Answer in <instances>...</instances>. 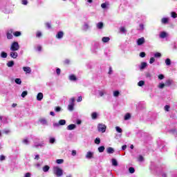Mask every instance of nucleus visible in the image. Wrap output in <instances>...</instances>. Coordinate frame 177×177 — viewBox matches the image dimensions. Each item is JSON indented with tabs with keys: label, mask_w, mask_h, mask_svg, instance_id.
<instances>
[{
	"label": "nucleus",
	"mask_w": 177,
	"mask_h": 177,
	"mask_svg": "<svg viewBox=\"0 0 177 177\" xmlns=\"http://www.w3.org/2000/svg\"><path fill=\"white\" fill-rule=\"evenodd\" d=\"M19 49H20V46L19 45V42H17V41H13V42L11 44L10 50L12 52H16V51L19 50Z\"/></svg>",
	"instance_id": "1"
},
{
	"label": "nucleus",
	"mask_w": 177,
	"mask_h": 177,
	"mask_svg": "<svg viewBox=\"0 0 177 177\" xmlns=\"http://www.w3.org/2000/svg\"><path fill=\"white\" fill-rule=\"evenodd\" d=\"M1 57H2L3 59H6L8 57V53H5V52H1Z\"/></svg>",
	"instance_id": "24"
},
{
	"label": "nucleus",
	"mask_w": 177,
	"mask_h": 177,
	"mask_svg": "<svg viewBox=\"0 0 177 177\" xmlns=\"http://www.w3.org/2000/svg\"><path fill=\"white\" fill-rule=\"evenodd\" d=\"M13 35L14 37H20V35H21V32L20 31L13 32Z\"/></svg>",
	"instance_id": "25"
},
{
	"label": "nucleus",
	"mask_w": 177,
	"mask_h": 177,
	"mask_svg": "<svg viewBox=\"0 0 177 177\" xmlns=\"http://www.w3.org/2000/svg\"><path fill=\"white\" fill-rule=\"evenodd\" d=\"M55 140H56L55 139V138H50V143L53 144L55 143Z\"/></svg>",
	"instance_id": "51"
},
{
	"label": "nucleus",
	"mask_w": 177,
	"mask_h": 177,
	"mask_svg": "<svg viewBox=\"0 0 177 177\" xmlns=\"http://www.w3.org/2000/svg\"><path fill=\"white\" fill-rule=\"evenodd\" d=\"M10 56L12 58V59H17V57L19 56V54L17 53V52L16 51H11L10 53Z\"/></svg>",
	"instance_id": "7"
},
{
	"label": "nucleus",
	"mask_w": 177,
	"mask_h": 177,
	"mask_svg": "<svg viewBox=\"0 0 177 177\" xmlns=\"http://www.w3.org/2000/svg\"><path fill=\"white\" fill-rule=\"evenodd\" d=\"M36 37L37 38H41V37H42V33L40 31L37 32Z\"/></svg>",
	"instance_id": "38"
},
{
	"label": "nucleus",
	"mask_w": 177,
	"mask_h": 177,
	"mask_svg": "<svg viewBox=\"0 0 177 177\" xmlns=\"http://www.w3.org/2000/svg\"><path fill=\"white\" fill-rule=\"evenodd\" d=\"M170 106L169 105H166L165 106V111H169Z\"/></svg>",
	"instance_id": "53"
},
{
	"label": "nucleus",
	"mask_w": 177,
	"mask_h": 177,
	"mask_svg": "<svg viewBox=\"0 0 177 177\" xmlns=\"http://www.w3.org/2000/svg\"><path fill=\"white\" fill-rule=\"evenodd\" d=\"M143 44H145V37L139 38L137 40V45H138V46H140L141 45H143Z\"/></svg>",
	"instance_id": "8"
},
{
	"label": "nucleus",
	"mask_w": 177,
	"mask_h": 177,
	"mask_svg": "<svg viewBox=\"0 0 177 177\" xmlns=\"http://www.w3.org/2000/svg\"><path fill=\"white\" fill-rule=\"evenodd\" d=\"M6 157L3 155L0 156V161H3L5 160Z\"/></svg>",
	"instance_id": "56"
},
{
	"label": "nucleus",
	"mask_w": 177,
	"mask_h": 177,
	"mask_svg": "<svg viewBox=\"0 0 177 177\" xmlns=\"http://www.w3.org/2000/svg\"><path fill=\"white\" fill-rule=\"evenodd\" d=\"M27 95H28V91H23L21 96V97H25Z\"/></svg>",
	"instance_id": "31"
},
{
	"label": "nucleus",
	"mask_w": 177,
	"mask_h": 177,
	"mask_svg": "<svg viewBox=\"0 0 177 177\" xmlns=\"http://www.w3.org/2000/svg\"><path fill=\"white\" fill-rule=\"evenodd\" d=\"M165 63L167 66H171V59L169 58L166 59Z\"/></svg>",
	"instance_id": "36"
},
{
	"label": "nucleus",
	"mask_w": 177,
	"mask_h": 177,
	"mask_svg": "<svg viewBox=\"0 0 177 177\" xmlns=\"http://www.w3.org/2000/svg\"><path fill=\"white\" fill-rule=\"evenodd\" d=\"M158 78L159 80H164L165 76H164V75L160 74V75H159L158 76Z\"/></svg>",
	"instance_id": "49"
},
{
	"label": "nucleus",
	"mask_w": 177,
	"mask_h": 177,
	"mask_svg": "<svg viewBox=\"0 0 177 177\" xmlns=\"http://www.w3.org/2000/svg\"><path fill=\"white\" fill-rule=\"evenodd\" d=\"M104 24L103 22H99L98 24H97V27L99 30H102V28H103L104 27Z\"/></svg>",
	"instance_id": "18"
},
{
	"label": "nucleus",
	"mask_w": 177,
	"mask_h": 177,
	"mask_svg": "<svg viewBox=\"0 0 177 177\" xmlns=\"http://www.w3.org/2000/svg\"><path fill=\"white\" fill-rule=\"evenodd\" d=\"M75 127H76L75 124H71L67 127V129L68 131H73V129H75Z\"/></svg>",
	"instance_id": "12"
},
{
	"label": "nucleus",
	"mask_w": 177,
	"mask_h": 177,
	"mask_svg": "<svg viewBox=\"0 0 177 177\" xmlns=\"http://www.w3.org/2000/svg\"><path fill=\"white\" fill-rule=\"evenodd\" d=\"M64 36V32L63 31H59L57 33L55 37L57 39H62V38H63Z\"/></svg>",
	"instance_id": "6"
},
{
	"label": "nucleus",
	"mask_w": 177,
	"mask_h": 177,
	"mask_svg": "<svg viewBox=\"0 0 177 177\" xmlns=\"http://www.w3.org/2000/svg\"><path fill=\"white\" fill-rule=\"evenodd\" d=\"M23 143H24L25 145H28V139H24L23 140Z\"/></svg>",
	"instance_id": "60"
},
{
	"label": "nucleus",
	"mask_w": 177,
	"mask_h": 177,
	"mask_svg": "<svg viewBox=\"0 0 177 177\" xmlns=\"http://www.w3.org/2000/svg\"><path fill=\"white\" fill-rule=\"evenodd\" d=\"M59 125H66V120H60L59 121Z\"/></svg>",
	"instance_id": "35"
},
{
	"label": "nucleus",
	"mask_w": 177,
	"mask_h": 177,
	"mask_svg": "<svg viewBox=\"0 0 177 177\" xmlns=\"http://www.w3.org/2000/svg\"><path fill=\"white\" fill-rule=\"evenodd\" d=\"M104 146H101L100 147H98V151L99 153H103V151H104Z\"/></svg>",
	"instance_id": "29"
},
{
	"label": "nucleus",
	"mask_w": 177,
	"mask_h": 177,
	"mask_svg": "<svg viewBox=\"0 0 177 177\" xmlns=\"http://www.w3.org/2000/svg\"><path fill=\"white\" fill-rule=\"evenodd\" d=\"M115 129H116L117 132H118V133H122V129L120 128V127H116Z\"/></svg>",
	"instance_id": "34"
},
{
	"label": "nucleus",
	"mask_w": 177,
	"mask_h": 177,
	"mask_svg": "<svg viewBox=\"0 0 177 177\" xmlns=\"http://www.w3.org/2000/svg\"><path fill=\"white\" fill-rule=\"evenodd\" d=\"M91 118L93 120H96L97 118V113L96 112H94L91 114Z\"/></svg>",
	"instance_id": "27"
},
{
	"label": "nucleus",
	"mask_w": 177,
	"mask_h": 177,
	"mask_svg": "<svg viewBox=\"0 0 177 177\" xmlns=\"http://www.w3.org/2000/svg\"><path fill=\"white\" fill-rule=\"evenodd\" d=\"M7 66H8V67H13V66H15V62L14 61H9L7 63Z\"/></svg>",
	"instance_id": "23"
},
{
	"label": "nucleus",
	"mask_w": 177,
	"mask_h": 177,
	"mask_svg": "<svg viewBox=\"0 0 177 177\" xmlns=\"http://www.w3.org/2000/svg\"><path fill=\"white\" fill-rule=\"evenodd\" d=\"M25 177H31V174H30V173H26V174H25Z\"/></svg>",
	"instance_id": "63"
},
{
	"label": "nucleus",
	"mask_w": 177,
	"mask_h": 177,
	"mask_svg": "<svg viewBox=\"0 0 177 177\" xmlns=\"http://www.w3.org/2000/svg\"><path fill=\"white\" fill-rule=\"evenodd\" d=\"M45 26L47 28H52V24L50 22H46Z\"/></svg>",
	"instance_id": "33"
},
{
	"label": "nucleus",
	"mask_w": 177,
	"mask_h": 177,
	"mask_svg": "<svg viewBox=\"0 0 177 177\" xmlns=\"http://www.w3.org/2000/svg\"><path fill=\"white\" fill-rule=\"evenodd\" d=\"M94 143H95V145H100V138H96L94 140Z\"/></svg>",
	"instance_id": "30"
},
{
	"label": "nucleus",
	"mask_w": 177,
	"mask_h": 177,
	"mask_svg": "<svg viewBox=\"0 0 177 177\" xmlns=\"http://www.w3.org/2000/svg\"><path fill=\"white\" fill-rule=\"evenodd\" d=\"M44 99V94L42 93H39L37 96V100H39V102H41Z\"/></svg>",
	"instance_id": "11"
},
{
	"label": "nucleus",
	"mask_w": 177,
	"mask_h": 177,
	"mask_svg": "<svg viewBox=\"0 0 177 177\" xmlns=\"http://www.w3.org/2000/svg\"><path fill=\"white\" fill-rule=\"evenodd\" d=\"M172 85V80H167L165 82V86H171Z\"/></svg>",
	"instance_id": "26"
},
{
	"label": "nucleus",
	"mask_w": 177,
	"mask_h": 177,
	"mask_svg": "<svg viewBox=\"0 0 177 177\" xmlns=\"http://www.w3.org/2000/svg\"><path fill=\"white\" fill-rule=\"evenodd\" d=\"M138 86H143V85H145V81L143 80H140L138 83Z\"/></svg>",
	"instance_id": "41"
},
{
	"label": "nucleus",
	"mask_w": 177,
	"mask_h": 177,
	"mask_svg": "<svg viewBox=\"0 0 177 177\" xmlns=\"http://www.w3.org/2000/svg\"><path fill=\"white\" fill-rule=\"evenodd\" d=\"M22 5H27L28 3V1L27 0H22Z\"/></svg>",
	"instance_id": "55"
},
{
	"label": "nucleus",
	"mask_w": 177,
	"mask_h": 177,
	"mask_svg": "<svg viewBox=\"0 0 177 177\" xmlns=\"http://www.w3.org/2000/svg\"><path fill=\"white\" fill-rule=\"evenodd\" d=\"M69 80L70 81H77V76H75V75H71L69 76Z\"/></svg>",
	"instance_id": "17"
},
{
	"label": "nucleus",
	"mask_w": 177,
	"mask_h": 177,
	"mask_svg": "<svg viewBox=\"0 0 177 177\" xmlns=\"http://www.w3.org/2000/svg\"><path fill=\"white\" fill-rule=\"evenodd\" d=\"M97 129L99 132H102V133H104V132H106V129H107V127L106 126V124H98Z\"/></svg>",
	"instance_id": "4"
},
{
	"label": "nucleus",
	"mask_w": 177,
	"mask_h": 177,
	"mask_svg": "<svg viewBox=\"0 0 177 177\" xmlns=\"http://www.w3.org/2000/svg\"><path fill=\"white\" fill-rule=\"evenodd\" d=\"M56 73H57V75H59L60 74V73H61L60 68H57Z\"/></svg>",
	"instance_id": "62"
},
{
	"label": "nucleus",
	"mask_w": 177,
	"mask_h": 177,
	"mask_svg": "<svg viewBox=\"0 0 177 177\" xmlns=\"http://www.w3.org/2000/svg\"><path fill=\"white\" fill-rule=\"evenodd\" d=\"M99 94H100V96H104V93H103V91H100L99 92Z\"/></svg>",
	"instance_id": "64"
},
{
	"label": "nucleus",
	"mask_w": 177,
	"mask_h": 177,
	"mask_svg": "<svg viewBox=\"0 0 177 177\" xmlns=\"http://www.w3.org/2000/svg\"><path fill=\"white\" fill-rule=\"evenodd\" d=\"M145 75L147 78H151V74H150V73H147Z\"/></svg>",
	"instance_id": "54"
},
{
	"label": "nucleus",
	"mask_w": 177,
	"mask_h": 177,
	"mask_svg": "<svg viewBox=\"0 0 177 177\" xmlns=\"http://www.w3.org/2000/svg\"><path fill=\"white\" fill-rule=\"evenodd\" d=\"M57 164H63L64 162V160L63 159H58L56 160Z\"/></svg>",
	"instance_id": "40"
},
{
	"label": "nucleus",
	"mask_w": 177,
	"mask_h": 177,
	"mask_svg": "<svg viewBox=\"0 0 177 177\" xmlns=\"http://www.w3.org/2000/svg\"><path fill=\"white\" fill-rule=\"evenodd\" d=\"M144 160H145V158H143L142 155H140L138 156V161H140V162H142V161H143Z\"/></svg>",
	"instance_id": "44"
},
{
	"label": "nucleus",
	"mask_w": 177,
	"mask_h": 177,
	"mask_svg": "<svg viewBox=\"0 0 177 177\" xmlns=\"http://www.w3.org/2000/svg\"><path fill=\"white\" fill-rule=\"evenodd\" d=\"M6 37L8 39H13V29H10L6 32Z\"/></svg>",
	"instance_id": "5"
},
{
	"label": "nucleus",
	"mask_w": 177,
	"mask_h": 177,
	"mask_svg": "<svg viewBox=\"0 0 177 177\" xmlns=\"http://www.w3.org/2000/svg\"><path fill=\"white\" fill-rule=\"evenodd\" d=\"M77 102H82V96H79L77 100Z\"/></svg>",
	"instance_id": "57"
},
{
	"label": "nucleus",
	"mask_w": 177,
	"mask_h": 177,
	"mask_svg": "<svg viewBox=\"0 0 177 177\" xmlns=\"http://www.w3.org/2000/svg\"><path fill=\"white\" fill-rule=\"evenodd\" d=\"M64 64H65V66L70 64V59H65L64 62Z\"/></svg>",
	"instance_id": "46"
},
{
	"label": "nucleus",
	"mask_w": 177,
	"mask_h": 177,
	"mask_svg": "<svg viewBox=\"0 0 177 177\" xmlns=\"http://www.w3.org/2000/svg\"><path fill=\"white\" fill-rule=\"evenodd\" d=\"M111 161H112V165L113 167H118V162H117V160H115V158H112Z\"/></svg>",
	"instance_id": "16"
},
{
	"label": "nucleus",
	"mask_w": 177,
	"mask_h": 177,
	"mask_svg": "<svg viewBox=\"0 0 177 177\" xmlns=\"http://www.w3.org/2000/svg\"><path fill=\"white\" fill-rule=\"evenodd\" d=\"M147 67V63L146 62H142L141 63V66H140V70H143Z\"/></svg>",
	"instance_id": "22"
},
{
	"label": "nucleus",
	"mask_w": 177,
	"mask_h": 177,
	"mask_svg": "<svg viewBox=\"0 0 177 177\" xmlns=\"http://www.w3.org/2000/svg\"><path fill=\"white\" fill-rule=\"evenodd\" d=\"M15 82L17 84V85H21V79L20 78L15 79Z\"/></svg>",
	"instance_id": "32"
},
{
	"label": "nucleus",
	"mask_w": 177,
	"mask_h": 177,
	"mask_svg": "<svg viewBox=\"0 0 177 177\" xmlns=\"http://www.w3.org/2000/svg\"><path fill=\"white\" fill-rule=\"evenodd\" d=\"M169 22V19H168L167 17H164V18H162L161 19L162 24H168Z\"/></svg>",
	"instance_id": "10"
},
{
	"label": "nucleus",
	"mask_w": 177,
	"mask_h": 177,
	"mask_svg": "<svg viewBox=\"0 0 177 177\" xmlns=\"http://www.w3.org/2000/svg\"><path fill=\"white\" fill-rule=\"evenodd\" d=\"M120 95V91H115L113 92V96H115V97H117Z\"/></svg>",
	"instance_id": "37"
},
{
	"label": "nucleus",
	"mask_w": 177,
	"mask_h": 177,
	"mask_svg": "<svg viewBox=\"0 0 177 177\" xmlns=\"http://www.w3.org/2000/svg\"><path fill=\"white\" fill-rule=\"evenodd\" d=\"M171 17H173V19H176V17H177V14H176V12H171Z\"/></svg>",
	"instance_id": "42"
},
{
	"label": "nucleus",
	"mask_w": 177,
	"mask_h": 177,
	"mask_svg": "<svg viewBox=\"0 0 177 177\" xmlns=\"http://www.w3.org/2000/svg\"><path fill=\"white\" fill-rule=\"evenodd\" d=\"M106 153H108V154H113V153H114V149L113 147H108L106 149Z\"/></svg>",
	"instance_id": "14"
},
{
	"label": "nucleus",
	"mask_w": 177,
	"mask_h": 177,
	"mask_svg": "<svg viewBox=\"0 0 177 177\" xmlns=\"http://www.w3.org/2000/svg\"><path fill=\"white\" fill-rule=\"evenodd\" d=\"M140 30H145V26L142 24L139 25Z\"/></svg>",
	"instance_id": "58"
},
{
	"label": "nucleus",
	"mask_w": 177,
	"mask_h": 177,
	"mask_svg": "<svg viewBox=\"0 0 177 177\" xmlns=\"http://www.w3.org/2000/svg\"><path fill=\"white\" fill-rule=\"evenodd\" d=\"M86 158L88 159L93 158V153H92L91 151L87 152Z\"/></svg>",
	"instance_id": "13"
},
{
	"label": "nucleus",
	"mask_w": 177,
	"mask_h": 177,
	"mask_svg": "<svg viewBox=\"0 0 177 177\" xmlns=\"http://www.w3.org/2000/svg\"><path fill=\"white\" fill-rule=\"evenodd\" d=\"M129 171L130 172V174H134L135 173V168L129 167Z\"/></svg>",
	"instance_id": "39"
},
{
	"label": "nucleus",
	"mask_w": 177,
	"mask_h": 177,
	"mask_svg": "<svg viewBox=\"0 0 177 177\" xmlns=\"http://www.w3.org/2000/svg\"><path fill=\"white\" fill-rule=\"evenodd\" d=\"M23 70H24V71L26 74H30V73H31V68H30V67L24 66V67H23Z\"/></svg>",
	"instance_id": "9"
},
{
	"label": "nucleus",
	"mask_w": 177,
	"mask_h": 177,
	"mask_svg": "<svg viewBox=\"0 0 177 177\" xmlns=\"http://www.w3.org/2000/svg\"><path fill=\"white\" fill-rule=\"evenodd\" d=\"M101 8H102V9H105V8H107V4H106V3H102Z\"/></svg>",
	"instance_id": "50"
},
{
	"label": "nucleus",
	"mask_w": 177,
	"mask_h": 177,
	"mask_svg": "<svg viewBox=\"0 0 177 177\" xmlns=\"http://www.w3.org/2000/svg\"><path fill=\"white\" fill-rule=\"evenodd\" d=\"M166 37H167V32H162L160 34V38H166Z\"/></svg>",
	"instance_id": "28"
},
{
	"label": "nucleus",
	"mask_w": 177,
	"mask_h": 177,
	"mask_svg": "<svg viewBox=\"0 0 177 177\" xmlns=\"http://www.w3.org/2000/svg\"><path fill=\"white\" fill-rule=\"evenodd\" d=\"M49 169H50V167H49V165H45L44 167H43L44 172H48Z\"/></svg>",
	"instance_id": "19"
},
{
	"label": "nucleus",
	"mask_w": 177,
	"mask_h": 177,
	"mask_svg": "<svg viewBox=\"0 0 177 177\" xmlns=\"http://www.w3.org/2000/svg\"><path fill=\"white\" fill-rule=\"evenodd\" d=\"M72 156H73V157L75 156H77V151L73 150V151H72Z\"/></svg>",
	"instance_id": "59"
},
{
	"label": "nucleus",
	"mask_w": 177,
	"mask_h": 177,
	"mask_svg": "<svg viewBox=\"0 0 177 177\" xmlns=\"http://www.w3.org/2000/svg\"><path fill=\"white\" fill-rule=\"evenodd\" d=\"M165 86V84L164 83H160L158 86V88H160V89H162Z\"/></svg>",
	"instance_id": "47"
},
{
	"label": "nucleus",
	"mask_w": 177,
	"mask_h": 177,
	"mask_svg": "<svg viewBox=\"0 0 177 177\" xmlns=\"http://www.w3.org/2000/svg\"><path fill=\"white\" fill-rule=\"evenodd\" d=\"M140 57H146V53H145V52H141V53H140Z\"/></svg>",
	"instance_id": "48"
},
{
	"label": "nucleus",
	"mask_w": 177,
	"mask_h": 177,
	"mask_svg": "<svg viewBox=\"0 0 177 177\" xmlns=\"http://www.w3.org/2000/svg\"><path fill=\"white\" fill-rule=\"evenodd\" d=\"M120 31H121V32H125L127 30H125V28L121 27L120 28Z\"/></svg>",
	"instance_id": "61"
},
{
	"label": "nucleus",
	"mask_w": 177,
	"mask_h": 177,
	"mask_svg": "<svg viewBox=\"0 0 177 177\" xmlns=\"http://www.w3.org/2000/svg\"><path fill=\"white\" fill-rule=\"evenodd\" d=\"M55 111L57 113H59V111H62V108L60 106H57V107H55Z\"/></svg>",
	"instance_id": "45"
},
{
	"label": "nucleus",
	"mask_w": 177,
	"mask_h": 177,
	"mask_svg": "<svg viewBox=\"0 0 177 177\" xmlns=\"http://www.w3.org/2000/svg\"><path fill=\"white\" fill-rule=\"evenodd\" d=\"M131 119V113H126V115H124V120L125 121H128V120Z\"/></svg>",
	"instance_id": "20"
},
{
	"label": "nucleus",
	"mask_w": 177,
	"mask_h": 177,
	"mask_svg": "<svg viewBox=\"0 0 177 177\" xmlns=\"http://www.w3.org/2000/svg\"><path fill=\"white\" fill-rule=\"evenodd\" d=\"M75 102V97L71 98V102L68 105V110H69V111H73L74 110Z\"/></svg>",
	"instance_id": "3"
},
{
	"label": "nucleus",
	"mask_w": 177,
	"mask_h": 177,
	"mask_svg": "<svg viewBox=\"0 0 177 177\" xmlns=\"http://www.w3.org/2000/svg\"><path fill=\"white\" fill-rule=\"evenodd\" d=\"M39 122H41L42 125H46V124H48V122L44 118L39 119Z\"/></svg>",
	"instance_id": "21"
},
{
	"label": "nucleus",
	"mask_w": 177,
	"mask_h": 177,
	"mask_svg": "<svg viewBox=\"0 0 177 177\" xmlns=\"http://www.w3.org/2000/svg\"><path fill=\"white\" fill-rule=\"evenodd\" d=\"M102 42L106 44V43H107V42H109L110 41V37H102Z\"/></svg>",
	"instance_id": "15"
},
{
	"label": "nucleus",
	"mask_w": 177,
	"mask_h": 177,
	"mask_svg": "<svg viewBox=\"0 0 177 177\" xmlns=\"http://www.w3.org/2000/svg\"><path fill=\"white\" fill-rule=\"evenodd\" d=\"M53 173L57 175V176H62L63 175V169H60L59 167H53Z\"/></svg>",
	"instance_id": "2"
},
{
	"label": "nucleus",
	"mask_w": 177,
	"mask_h": 177,
	"mask_svg": "<svg viewBox=\"0 0 177 177\" xmlns=\"http://www.w3.org/2000/svg\"><path fill=\"white\" fill-rule=\"evenodd\" d=\"M154 62H156V59L154 57H151L149 59V64H153V63H154Z\"/></svg>",
	"instance_id": "43"
},
{
	"label": "nucleus",
	"mask_w": 177,
	"mask_h": 177,
	"mask_svg": "<svg viewBox=\"0 0 177 177\" xmlns=\"http://www.w3.org/2000/svg\"><path fill=\"white\" fill-rule=\"evenodd\" d=\"M154 56H155L156 57H161V53H155Z\"/></svg>",
	"instance_id": "52"
}]
</instances>
